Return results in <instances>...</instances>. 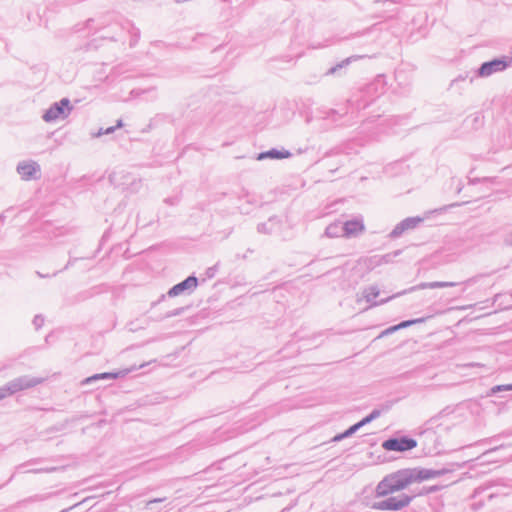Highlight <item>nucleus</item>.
Wrapping results in <instances>:
<instances>
[{
    "label": "nucleus",
    "mask_w": 512,
    "mask_h": 512,
    "mask_svg": "<svg viewBox=\"0 0 512 512\" xmlns=\"http://www.w3.org/2000/svg\"><path fill=\"white\" fill-rule=\"evenodd\" d=\"M72 110L70 100L63 98L59 102L52 104L43 114L42 118L45 122H53L58 119L66 118Z\"/></svg>",
    "instance_id": "nucleus-2"
},
{
    "label": "nucleus",
    "mask_w": 512,
    "mask_h": 512,
    "mask_svg": "<svg viewBox=\"0 0 512 512\" xmlns=\"http://www.w3.org/2000/svg\"><path fill=\"white\" fill-rule=\"evenodd\" d=\"M17 172L23 180L36 179L40 176V165L35 161H22L17 165Z\"/></svg>",
    "instance_id": "nucleus-6"
},
{
    "label": "nucleus",
    "mask_w": 512,
    "mask_h": 512,
    "mask_svg": "<svg viewBox=\"0 0 512 512\" xmlns=\"http://www.w3.org/2000/svg\"><path fill=\"white\" fill-rule=\"evenodd\" d=\"M116 127L115 126H112V127H109L105 130L103 129H100L99 132H98V136H101V135H107V134H111L115 131Z\"/></svg>",
    "instance_id": "nucleus-18"
},
{
    "label": "nucleus",
    "mask_w": 512,
    "mask_h": 512,
    "mask_svg": "<svg viewBox=\"0 0 512 512\" xmlns=\"http://www.w3.org/2000/svg\"><path fill=\"white\" fill-rule=\"evenodd\" d=\"M37 274H38L39 277H42V278L46 277V275H42L40 272H37Z\"/></svg>",
    "instance_id": "nucleus-24"
},
{
    "label": "nucleus",
    "mask_w": 512,
    "mask_h": 512,
    "mask_svg": "<svg viewBox=\"0 0 512 512\" xmlns=\"http://www.w3.org/2000/svg\"><path fill=\"white\" fill-rule=\"evenodd\" d=\"M207 273H208L209 277H212L213 276L212 268H209Z\"/></svg>",
    "instance_id": "nucleus-21"
},
{
    "label": "nucleus",
    "mask_w": 512,
    "mask_h": 512,
    "mask_svg": "<svg viewBox=\"0 0 512 512\" xmlns=\"http://www.w3.org/2000/svg\"><path fill=\"white\" fill-rule=\"evenodd\" d=\"M407 292H408V290H405L403 292L397 293L394 296L387 297L386 299H383V300L377 302L376 298L379 296L380 290H379V288L376 285H371V286H369V287H367V288H365L363 290L362 295H363V298L366 300L367 303H370L371 305H378V304L386 303L390 299H392L394 297H397V296H400V295H403V294H405Z\"/></svg>",
    "instance_id": "nucleus-8"
},
{
    "label": "nucleus",
    "mask_w": 512,
    "mask_h": 512,
    "mask_svg": "<svg viewBox=\"0 0 512 512\" xmlns=\"http://www.w3.org/2000/svg\"><path fill=\"white\" fill-rule=\"evenodd\" d=\"M508 389H512V385L508 387Z\"/></svg>",
    "instance_id": "nucleus-26"
},
{
    "label": "nucleus",
    "mask_w": 512,
    "mask_h": 512,
    "mask_svg": "<svg viewBox=\"0 0 512 512\" xmlns=\"http://www.w3.org/2000/svg\"><path fill=\"white\" fill-rule=\"evenodd\" d=\"M187 310L185 307L176 308L173 310H169L166 312L165 317L171 318V317H177L183 315V313Z\"/></svg>",
    "instance_id": "nucleus-15"
},
{
    "label": "nucleus",
    "mask_w": 512,
    "mask_h": 512,
    "mask_svg": "<svg viewBox=\"0 0 512 512\" xmlns=\"http://www.w3.org/2000/svg\"><path fill=\"white\" fill-rule=\"evenodd\" d=\"M325 235L329 238L344 237L342 222H334L327 226Z\"/></svg>",
    "instance_id": "nucleus-13"
},
{
    "label": "nucleus",
    "mask_w": 512,
    "mask_h": 512,
    "mask_svg": "<svg viewBox=\"0 0 512 512\" xmlns=\"http://www.w3.org/2000/svg\"><path fill=\"white\" fill-rule=\"evenodd\" d=\"M118 375H119L118 373H103V374L94 375L93 377L88 378L87 381L103 379V378H108V377L117 378Z\"/></svg>",
    "instance_id": "nucleus-16"
},
{
    "label": "nucleus",
    "mask_w": 512,
    "mask_h": 512,
    "mask_svg": "<svg viewBox=\"0 0 512 512\" xmlns=\"http://www.w3.org/2000/svg\"><path fill=\"white\" fill-rule=\"evenodd\" d=\"M475 281H476V279H475V278H471V279H469L468 281H466V282H465V284H468V283H471V282H475Z\"/></svg>",
    "instance_id": "nucleus-22"
},
{
    "label": "nucleus",
    "mask_w": 512,
    "mask_h": 512,
    "mask_svg": "<svg viewBox=\"0 0 512 512\" xmlns=\"http://www.w3.org/2000/svg\"><path fill=\"white\" fill-rule=\"evenodd\" d=\"M511 61L512 59L509 57H502L489 62H485L480 66L478 75L480 77H488L493 73L501 72L510 65Z\"/></svg>",
    "instance_id": "nucleus-4"
},
{
    "label": "nucleus",
    "mask_w": 512,
    "mask_h": 512,
    "mask_svg": "<svg viewBox=\"0 0 512 512\" xmlns=\"http://www.w3.org/2000/svg\"><path fill=\"white\" fill-rule=\"evenodd\" d=\"M379 415V412H373L370 416L366 417L365 419H363L360 423H358L357 425H355L354 427L351 428V430H355L356 428H358L359 426L365 424V423H368L370 422L373 418H375L376 416Z\"/></svg>",
    "instance_id": "nucleus-17"
},
{
    "label": "nucleus",
    "mask_w": 512,
    "mask_h": 512,
    "mask_svg": "<svg viewBox=\"0 0 512 512\" xmlns=\"http://www.w3.org/2000/svg\"><path fill=\"white\" fill-rule=\"evenodd\" d=\"M122 125H123L122 120H118L115 127L120 128V127H122Z\"/></svg>",
    "instance_id": "nucleus-20"
},
{
    "label": "nucleus",
    "mask_w": 512,
    "mask_h": 512,
    "mask_svg": "<svg viewBox=\"0 0 512 512\" xmlns=\"http://www.w3.org/2000/svg\"><path fill=\"white\" fill-rule=\"evenodd\" d=\"M198 286V279L195 276H189L184 281L174 285L166 295L162 296V301L166 300V297H176L183 294H191Z\"/></svg>",
    "instance_id": "nucleus-3"
},
{
    "label": "nucleus",
    "mask_w": 512,
    "mask_h": 512,
    "mask_svg": "<svg viewBox=\"0 0 512 512\" xmlns=\"http://www.w3.org/2000/svg\"><path fill=\"white\" fill-rule=\"evenodd\" d=\"M291 157V153L287 150H277V149H271L266 152H262L257 156L258 160H263L266 158L271 159H285Z\"/></svg>",
    "instance_id": "nucleus-12"
},
{
    "label": "nucleus",
    "mask_w": 512,
    "mask_h": 512,
    "mask_svg": "<svg viewBox=\"0 0 512 512\" xmlns=\"http://www.w3.org/2000/svg\"><path fill=\"white\" fill-rule=\"evenodd\" d=\"M410 500L411 499L408 496H404L399 500H397L396 498H390L379 503L377 508L382 510H398L408 505Z\"/></svg>",
    "instance_id": "nucleus-10"
},
{
    "label": "nucleus",
    "mask_w": 512,
    "mask_h": 512,
    "mask_svg": "<svg viewBox=\"0 0 512 512\" xmlns=\"http://www.w3.org/2000/svg\"><path fill=\"white\" fill-rule=\"evenodd\" d=\"M436 490V487H431L430 489L427 490V492H432V491H435Z\"/></svg>",
    "instance_id": "nucleus-23"
},
{
    "label": "nucleus",
    "mask_w": 512,
    "mask_h": 512,
    "mask_svg": "<svg viewBox=\"0 0 512 512\" xmlns=\"http://www.w3.org/2000/svg\"><path fill=\"white\" fill-rule=\"evenodd\" d=\"M423 218L421 217H408L398 223L394 229L390 232V237L396 239L400 237L405 231L416 228Z\"/></svg>",
    "instance_id": "nucleus-7"
},
{
    "label": "nucleus",
    "mask_w": 512,
    "mask_h": 512,
    "mask_svg": "<svg viewBox=\"0 0 512 512\" xmlns=\"http://www.w3.org/2000/svg\"><path fill=\"white\" fill-rule=\"evenodd\" d=\"M417 441L408 437L388 439L383 442L382 447L387 451L405 452L414 449Z\"/></svg>",
    "instance_id": "nucleus-5"
},
{
    "label": "nucleus",
    "mask_w": 512,
    "mask_h": 512,
    "mask_svg": "<svg viewBox=\"0 0 512 512\" xmlns=\"http://www.w3.org/2000/svg\"><path fill=\"white\" fill-rule=\"evenodd\" d=\"M444 471L430 469L402 470L385 477L377 486V494L385 496L405 489L413 483L430 480L442 475Z\"/></svg>",
    "instance_id": "nucleus-1"
},
{
    "label": "nucleus",
    "mask_w": 512,
    "mask_h": 512,
    "mask_svg": "<svg viewBox=\"0 0 512 512\" xmlns=\"http://www.w3.org/2000/svg\"><path fill=\"white\" fill-rule=\"evenodd\" d=\"M344 237H354L360 234L364 230V224L362 220H350L342 223Z\"/></svg>",
    "instance_id": "nucleus-9"
},
{
    "label": "nucleus",
    "mask_w": 512,
    "mask_h": 512,
    "mask_svg": "<svg viewBox=\"0 0 512 512\" xmlns=\"http://www.w3.org/2000/svg\"><path fill=\"white\" fill-rule=\"evenodd\" d=\"M34 320L38 321V320H40V317L37 315V316H35Z\"/></svg>",
    "instance_id": "nucleus-25"
},
{
    "label": "nucleus",
    "mask_w": 512,
    "mask_h": 512,
    "mask_svg": "<svg viewBox=\"0 0 512 512\" xmlns=\"http://www.w3.org/2000/svg\"><path fill=\"white\" fill-rule=\"evenodd\" d=\"M411 322H402L400 325H398L396 328L405 327L407 324H410Z\"/></svg>",
    "instance_id": "nucleus-19"
},
{
    "label": "nucleus",
    "mask_w": 512,
    "mask_h": 512,
    "mask_svg": "<svg viewBox=\"0 0 512 512\" xmlns=\"http://www.w3.org/2000/svg\"><path fill=\"white\" fill-rule=\"evenodd\" d=\"M456 285H457V283H455V282H445V281L423 282V283H420L416 286L409 288L408 292H413V291L422 290V289L453 287Z\"/></svg>",
    "instance_id": "nucleus-11"
},
{
    "label": "nucleus",
    "mask_w": 512,
    "mask_h": 512,
    "mask_svg": "<svg viewBox=\"0 0 512 512\" xmlns=\"http://www.w3.org/2000/svg\"><path fill=\"white\" fill-rule=\"evenodd\" d=\"M358 58H360V56H352V57H348V58L344 59V60H343V61H341L339 64H337V65H335V66L331 67V68L328 70L327 74H329V75H330V74H334L338 69L343 68V67H345V66L349 65L352 61H354V60H356V59H358Z\"/></svg>",
    "instance_id": "nucleus-14"
}]
</instances>
